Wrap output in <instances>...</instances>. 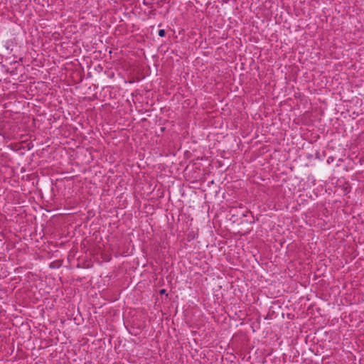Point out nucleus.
I'll return each instance as SVG.
<instances>
[{
    "instance_id": "obj_1",
    "label": "nucleus",
    "mask_w": 364,
    "mask_h": 364,
    "mask_svg": "<svg viewBox=\"0 0 364 364\" xmlns=\"http://www.w3.org/2000/svg\"><path fill=\"white\" fill-rule=\"evenodd\" d=\"M166 32L164 29H161L159 31V36L161 37L165 36Z\"/></svg>"
},
{
    "instance_id": "obj_2",
    "label": "nucleus",
    "mask_w": 364,
    "mask_h": 364,
    "mask_svg": "<svg viewBox=\"0 0 364 364\" xmlns=\"http://www.w3.org/2000/svg\"><path fill=\"white\" fill-rule=\"evenodd\" d=\"M165 291H166V290H165V289H161V290L160 291V293H161V294H164V293H165Z\"/></svg>"
}]
</instances>
